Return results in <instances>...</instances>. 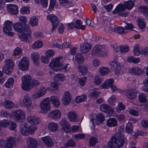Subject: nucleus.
Segmentation results:
<instances>
[{"instance_id": "f257e3e1", "label": "nucleus", "mask_w": 148, "mask_h": 148, "mask_svg": "<svg viewBox=\"0 0 148 148\" xmlns=\"http://www.w3.org/2000/svg\"><path fill=\"white\" fill-rule=\"evenodd\" d=\"M111 140L108 143L107 148H119L123 145L125 142L124 136L120 133L113 136Z\"/></svg>"}, {"instance_id": "f03ea898", "label": "nucleus", "mask_w": 148, "mask_h": 148, "mask_svg": "<svg viewBox=\"0 0 148 148\" xmlns=\"http://www.w3.org/2000/svg\"><path fill=\"white\" fill-rule=\"evenodd\" d=\"M62 56H60L51 60V62L49 64V66L51 69L55 71L60 70H66L67 64L64 65L62 63Z\"/></svg>"}, {"instance_id": "7ed1b4c3", "label": "nucleus", "mask_w": 148, "mask_h": 148, "mask_svg": "<svg viewBox=\"0 0 148 148\" xmlns=\"http://www.w3.org/2000/svg\"><path fill=\"white\" fill-rule=\"evenodd\" d=\"M5 64L4 65L3 70L6 74L10 75L13 71L14 62L12 60L7 59L5 61Z\"/></svg>"}, {"instance_id": "20e7f679", "label": "nucleus", "mask_w": 148, "mask_h": 148, "mask_svg": "<svg viewBox=\"0 0 148 148\" xmlns=\"http://www.w3.org/2000/svg\"><path fill=\"white\" fill-rule=\"evenodd\" d=\"M21 87L23 90L28 91L31 90V77L29 76H24L21 78Z\"/></svg>"}, {"instance_id": "39448f33", "label": "nucleus", "mask_w": 148, "mask_h": 148, "mask_svg": "<svg viewBox=\"0 0 148 148\" xmlns=\"http://www.w3.org/2000/svg\"><path fill=\"white\" fill-rule=\"evenodd\" d=\"M12 23L9 21H7L5 22L4 25L3 31L4 34L8 36L12 37L13 36L14 33L11 32L12 29Z\"/></svg>"}, {"instance_id": "423d86ee", "label": "nucleus", "mask_w": 148, "mask_h": 148, "mask_svg": "<svg viewBox=\"0 0 148 148\" xmlns=\"http://www.w3.org/2000/svg\"><path fill=\"white\" fill-rule=\"evenodd\" d=\"M29 60L28 58L24 57L20 61L18 64L19 69L24 71H26L29 68Z\"/></svg>"}, {"instance_id": "0eeeda50", "label": "nucleus", "mask_w": 148, "mask_h": 148, "mask_svg": "<svg viewBox=\"0 0 148 148\" xmlns=\"http://www.w3.org/2000/svg\"><path fill=\"white\" fill-rule=\"evenodd\" d=\"M41 110L42 113H45L50 109V102L49 98L44 99L40 104Z\"/></svg>"}, {"instance_id": "6e6552de", "label": "nucleus", "mask_w": 148, "mask_h": 148, "mask_svg": "<svg viewBox=\"0 0 148 148\" xmlns=\"http://www.w3.org/2000/svg\"><path fill=\"white\" fill-rule=\"evenodd\" d=\"M125 93L127 98L130 100H133L136 98L138 91L135 89L132 88L126 90Z\"/></svg>"}, {"instance_id": "1a4fd4ad", "label": "nucleus", "mask_w": 148, "mask_h": 148, "mask_svg": "<svg viewBox=\"0 0 148 148\" xmlns=\"http://www.w3.org/2000/svg\"><path fill=\"white\" fill-rule=\"evenodd\" d=\"M125 9L126 8L124 4L123 5L119 4L117 5L115 10L112 12V13L114 14H118L119 15L123 17H126L128 15L127 13H121V12L124 11Z\"/></svg>"}, {"instance_id": "9d476101", "label": "nucleus", "mask_w": 148, "mask_h": 148, "mask_svg": "<svg viewBox=\"0 0 148 148\" xmlns=\"http://www.w3.org/2000/svg\"><path fill=\"white\" fill-rule=\"evenodd\" d=\"M61 117V113L59 110L50 111L48 114V117L51 119L56 120L60 119Z\"/></svg>"}, {"instance_id": "9b49d317", "label": "nucleus", "mask_w": 148, "mask_h": 148, "mask_svg": "<svg viewBox=\"0 0 148 148\" xmlns=\"http://www.w3.org/2000/svg\"><path fill=\"white\" fill-rule=\"evenodd\" d=\"M92 45L86 42L82 43L80 45V49L81 53L85 54L88 52L91 49Z\"/></svg>"}, {"instance_id": "f8f14e48", "label": "nucleus", "mask_w": 148, "mask_h": 148, "mask_svg": "<svg viewBox=\"0 0 148 148\" xmlns=\"http://www.w3.org/2000/svg\"><path fill=\"white\" fill-rule=\"evenodd\" d=\"M96 117L97 120L93 119H91V121L92 122V124L94 126L97 125L102 123L105 119L104 116L102 113L97 114Z\"/></svg>"}, {"instance_id": "ddd939ff", "label": "nucleus", "mask_w": 148, "mask_h": 148, "mask_svg": "<svg viewBox=\"0 0 148 148\" xmlns=\"http://www.w3.org/2000/svg\"><path fill=\"white\" fill-rule=\"evenodd\" d=\"M109 64L110 66V68L113 71H115L116 73H119L121 69V66L116 61L110 62Z\"/></svg>"}, {"instance_id": "4468645a", "label": "nucleus", "mask_w": 148, "mask_h": 148, "mask_svg": "<svg viewBox=\"0 0 148 148\" xmlns=\"http://www.w3.org/2000/svg\"><path fill=\"white\" fill-rule=\"evenodd\" d=\"M25 112L22 110H16L14 112V119L17 121L21 118L25 119Z\"/></svg>"}, {"instance_id": "2eb2a0df", "label": "nucleus", "mask_w": 148, "mask_h": 148, "mask_svg": "<svg viewBox=\"0 0 148 148\" xmlns=\"http://www.w3.org/2000/svg\"><path fill=\"white\" fill-rule=\"evenodd\" d=\"M104 45H97L94 47L92 51L91 54L93 55L98 56L102 52V50L105 49Z\"/></svg>"}, {"instance_id": "dca6fc26", "label": "nucleus", "mask_w": 148, "mask_h": 148, "mask_svg": "<svg viewBox=\"0 0 148 148\" xmlns=\"http://www.w3.org/2000/svg\"><path fill=\"white\" fill-rule=\"evenodd\" d=\"M67 117L71 122H77L79 119V118L77 117L76 112L73 110H71L68 112Z\"/></svg>"}, {"instance_id": "f3484780", "label": "nucleus", "mask_w": 148, "mask_h": 148, "mask_svg": "<svg viewBox=\"0 0 148 148\" xmlns=\"http://www.w3.org/2000/svg\"><path fill=\"white\" fill-rule=\"evenodd\" d=\"M7 9L8 12L11 14L15 15L18 12V7L16 5L9 4L7 5Z\"/></svg>"}, {"instance_id": "a211bd4d", "label": "nucleus", "mask_w": 148, "mask_h": 148, "mask_svg": "<svg viewBox=\"0 0 148 148\" xmlns=\"http://www.w3.org/2000/svg\"><path fill=\"white\" fill-rule=\"evenodd\" d=\"M6 142L4 148H12L15 145L16 142L14 137H8L6 138Z\"/></svg>"}, {"instance_id": "6ab92c4d", "label": "nucleus", "mask_w": 148, "mask_h": 148, "mask_svg": "<svg viewBox=\"0 0 148 148\" xmlns=\"http://www.w3.org/2000/svg\"><path fill=\"white\" fill-rule=\"evenodd\" d=\"M61 126H62V129L66 132H68L70 131V127L68 122L65 118L63 119L60 122Z\"/></svg>"}, {"instance_id": "aec40b11", "label": "nucleus", "mask_w": 148, "mask_h": 148, "mask_svg": "<svg viewBox=\"0 0 148 148\" xmlns=\"http://www.w3.org/2000/svg\"><path fill=\"white\" fill-rule=\"evenodd\" d=\"M21 21L23 23V28H22V33L30 34L31 32L30 30L29 26L28 25V22L26 19H20Z\"/></svg>"}, {"instance_id": "412c9836", "label": "nucleus", "mask_w": 148, "mask_h": 148, "mask_svg": "<svg viewBox=\"0 0 148 148\" xmlns=\"http://www.w3.org/2000/svg\"><path fill=\"white\" fill-rule=\"evenodd\" d=\"M71 94L69 91L65 92L63 97V102L64 105H69L71 101Z\"/></svg>"}, {"instance_id": "4be33fe9", "label": "nucleus", "mask_w": 148, "mask_h": 148, "mask_svg": "<svg viewBox=\"0 0 148 148\" xmlns=\"http://www.w3.org/2000/svg\"><path fill=\"white\" fill-rule=\"evenodd\" d=\"M31 57L34 64L36 66H38L39 64L40 56L36 53L34 52L31 53Z\"/></svg>"}, {"instance_id": "5701e85b", "label": "nucleus", "mask_w": 148, "mask_h": 148, "mask_svg": "<svg viewBox=\"0 0 148 148\" xmlns=\"http://www.w3.org/2000/svg\"><path fill=\"white\" fill-rule=\"evenodd\" d=\"M27 143L28 147L29 148H36L37 145V141L31 137L27 139Z\"/></svg>"}, {"instance_id": "b1692460", "label": "nucleus", "mask_w": 148, "mask_h": 148, "mask_svg": "<svg viewBox=\"0 0 148 148\" xmlns=\"http://www.w3.org/2000/svg\"><path fill=\"white\" fill-rule=\"evenodd\" d=\"M129 72L131 74L135 75H139L142 73V69L138 67L132 68L129 70Z\"/></svg>"}, {"instance_id": "393cba45", "label": "nucleus", "mask_w": 148, "mask_h": 148, "mask_svg": "<svg viewBox=\"0 0 148 148\" xmlns=\"http://www.w3.org/2000/svg\"><path fill=\"white\" fill-rule=\"evenodd\" d=\"M42 140L46 146L49 147L53 145V142L50 137L46 136L42 138Z\"/></svg>"}, {"instance_id": "a878e982", "label": "nucleus", "mask_w": 148, "mask_h": 148, "mask_svg": "<svg viewBox=\"0 0 148 148\" xmlns=\"http://www.w3.org/2000/svg\"><path fill=\"white\" fill-rule=\"evenodd\" d=\"M21 34L19 36L20 39L22 41L30 43L32 41V38L30 34Z\"/></svg>"}, {"instance_id": "bb28decb", "label": "nucleus", "mask_w": 148, "mask_h": 148, "mask_svg": "<svg viewBox=\"0 0 148 148\" xmlns=\"http://www.w3.org/2000/svg\"><path fill=\"white\" fill-rule=\"evenodd\" d=\"M21 129L20 132L24 135L27 136L28 134V132L27 129V124L22 122L20 125Z\"/></svg>"}, {"instance_id": "cd10ccee", "label": "nucleus", "mask_w": 148, "mask_h": 148, "mask_svg": "<svg viewBox=\"0 0 148 148\" xmlns=\"http://www.w3.org/2000/svg\"><path fill=\"white\" fill-rule=\"evenodd\" d=\"M23 103L24 105L27 107L32 106V102L29 95H27L24 96L23 99Z\"/></svg>"}, {"instance_id": "c85d7f7f", "label": "nucleus", "mask_w": 148, "mask_h": 148, "mask_svg": "<svg viewBox=\"0 0 148 148\" xmlns=\"http://www.w3.org/2000/svg\"><path fill=\"white\" fill-rule=\"evenodd\" d=\"M51 22L52 27L51 30V32L54 31L57 28L59 24L60 21L59 19H49Z\"/></svg>"}, {"instance_id": "c756f323", "label": "nucleus", "mask_w": 148, "mask_h": 148, "mask_svg": "<svg viewBox=\"0 0 148 148\" xmlns=\"http://www.w3.org/2000/svg\"><path fill=\"white\" fill-rule=\"evenodd\" d=\"M49 10L50 11L54 10V8L58 9L59 8L58 4L57 3L56 0H50Z\"/></svg>"}, {"instance_id": "7c9ffc66", "label": "nucleus", "mask_w": 148, "mask_h": 148, "mask_svg": "<svg viewBox=\"0 0 148 148\" xmlns=\"http://www.w3.org/2000/svg\"><path fill=\"white\" fill-rule=\"evenodd\" d=\"M27 121L33 124H37L39 123L40 120L36 117L33 116H30L27 118Z\"/></svg>"}, {"instance_id": "2f4dec72", "label": "nucleus", "mask_w": 148, "mask_h": 148, "mask_svg": "<svg viewBox=\"0 0 148 148\" xmlns=\"http://www.w3.org/2000/svg\"><path fill=\"white\" fill-rule=\"evenodd\" d=\"M74 23L75 29H80L82 30H84L85 29L86 27V26L82 25V22L80 20H77Z\"/></svg>"}, {"instance_id": "473e14b6", "label": "nucleus", "mask_w": 148, "mask_h": 148, "mask_svg": "<svg viewBox=\"0 0 148 148\" xmlns=\"http://www.w3.org/2000/svg\"><path fill=\"white\" fill-rule=\"evenodd\" d=\"M100 109L101 111L105 113H108L110 111L112 112V111L111 107L107 104H103L101 105Z\"/></svg>"}, {"instance_id": "72a5a7b5", "label": "nucleus", "mask_w": 148, "mask_h": 148, "mask_svg": "<svg viewBox=\"0 0 148 148\" xmlns=\"http://www.w3.org/2000/svg\"><path fill=\"white\" fill-rule=\"evenodd\" d=\"M50 100L55 107L57 108L60 105V102L57 96H52L50 98Z\"/></svg>"}, {"instance_id": "f704fd0d", "label": "nucleus", "mask_w": 148, "mask_h": 148, "mask_svg": "<svg viewBox=\"0 0 148 148\" xmlns=\"http://www.w3.org/2000/svg\"><path fill=\"white\" fill-rule=\"evenodd\" d=\"M75 60L78 64H81L84 62V58L81 54L78 53L75 56Z\"/></svg>"}, {"instance_id": "c9c22d12", "label": "nucleus", "mask_w": 148, "mask_h": 148, "mask_svg": "<svg viewBox=\"0 0 148 148\" xmlns=\"http://www.w3.org/2000/svg\"><path fill=\"white\" fill-rule=\"evenodd\" d=\"M117 122L114 118H111L108 119L107 121V125L109 127H113L117 125Z\"/></svg>"}, {"instance_id": "e433bc0d", "label": "nucleus", "mask_w": 148, "mask_h": 148, "mask_svg": "<svg viewBox=\"0 0 148 148\" xmlns=\"http://www.w3.org/2000/svg\"><path fill=\"white\" fill-rule=\"evenodd\" d=\"M138 11L143 13V14L147 17H148V8L145 6H141L138 8Z\"/></svg>"}, {"instance_id": "4c0bfd02", "label": "nucleus", "mask_w": 148, "mask_h": 148, "mask_svg": "<svg viewBox=\"0 0 148 148\" xmlns=\"http://www.w3.org/2000/svg\"><path fill=\"white\" fill-rule=\"evenodd\" d=\"M138 11L143 13V14L147 17H148V8L145 6H141L138 8Z\"/></svg>"}, {"instance_id": "58836bf2", "label": "nucleus", "mask_w": 148, "mask_h": 148, "mask_svg": "<svg viewBox=\"0 0 148 148\" xmlns=\"http://www.w3.org/2000/svg\"><path fill=\"white\" fill-rule=\"evenodd\" d=\"M12 26L14 27L15 30L19 33H22V28H23V23H16L13 25Z\"/></svg>"}, {"instance_id": "ea45409f", "label": "nucleus", "mask_w": 148, "mask_h": 148, "mask_svg": "<svg viewBox=\"0 0 148 148\" xmlns=\"http://www.w3.org/2000/svg\"><path fill=\"white\" fill-rule=\"evenodd\" d=\"M113 79L112 78L110 79L108 81L106 80L102 85L103 88H108V87H110L111 85L113 84Z\"/></svg>"}, {"instance_id": "a19ab883", "label": "nucleus", "mask_w": 148, "mask_h": 148, "mask_svg": "<svg viewBox=\"0 0 148 148\" xmlns=\"http://www.w3.org/2000/svg\"><path fill=\"white\" fill-rule=\"evenodd\" d=\"M113 79L112 78L110 79L108 81L106 80L102 85L103 88H108V87H110L111 85L113 84Z\"/></svg>"}, {"instance_id": "79ce46f5", "label": "nucleus", "mask_w": 148, "mask_h": 148, "mask_svg": "<svg viewBox=\"0 0 148 148\" xmlns=\"http://www.w3.org/2000/svg\"><path fill=\"white\" fill-rule=\"evenodd\" d=\"M58 125L54 122L50 123L48 125V128L51 131H55L57 130Z\"/></svg>"}, {"instance_id": "37998d69", "label": "nucleus", "mask_w": 148, "mask_h": 148, "mask_svg": "<svg viewBox=\"0 0 148 148\" xmlns=\"http://www.w3.org/2000/svg\"><path fill=\"white\" fill-rule=\"evenodd\" d=\"M78 69L79 72L83 75H85L88 71V68L86 66H78Z\"/></svg>"}, {"instance_id": "c03bdc74", "label": "nucleus", "mask_w": 148, "mask_h": 148, "mask_svg": "<svg viewBox=\"0 0 148 148\" xmlns=\"http://www.w3.org/2000/svg\"><path fill=\"white\" fill-rule=\"evenodd\" d=\"M3 104L7 109L11 108L14 106V103L12 101L9 100H5Z\"/></svg>"}, {"instance_id": "a18cd8bd", "label": "nucleus", "mask_w": 148, "mask_h": 148, "mask_svg": "<svg viewBox=\"0 0 148 148\" xmlns=\"http://www.w3.org/2000/svg\"><path fill=\"white\" fill-rule=\"evenodd\" d=\"M140 45L138 44H136L134 46V53L135 56H138L141 54V51L139 50Z\"/></svg>"}, {"instance_id": "49530a36", "label": "nucleus", "mask_w": 148, "mask_h": 148, "mask_svg": "<svg viewBox=\"0 0 148 148\" xmlns=\"http://www.w3.org/2000/svg\"><path fill=\"white\" fill-rule=\"evenodd\" d=\"M124 5L126 9L130 10L134 6V3L132 1H129L124 3Z\"/></svg>"}, {"instance_id": "de8ad7c7", "label": "nucleus", "mask_w": 148, "mask_h": 148, "mask_svg": "<svg viewBox=\"0 0 148 148\" xmlns=\"http://www.w3.org/2000/svg\"><path fill=\"white\" fill-rule=\"evenodd\" d=\"M64 145L66 147H74L75 145V143L72 139L71 138L64 143Z\"/></svg>"}, {"instance_id": "09e8293b", "label": "nucleus", "mask_w": 148, "mask_h": 148, "mask_svg": "<svg viewBox=\"0 0 148 148\" xmlns=\"http://www.w3.org/2000/svg\"><path fill=\"white\" fill-rule=\"evenodd\" d=\"M116 33L120 34H125L127 32L126 31L125 27L122 26H117L116 27Z\"/></svg>"}, {"instance_id": "8fccbe9b", "label": "nucleus", "mask_w": 148, "mask_h": 148, "mask_svg": "<svg viewBox=\"0 0 148 148\" xmlns=\"http://www.w3.org/2000/svg\"><path fill=\"white\" fill-rule=\"evenodd\" d=\"M35 2L36 4H40L44 7H47L48 4V0H35Z\"/></svg>"}, {"instance_id": "3c124183", "label": "nucleus", "mask_w": 148, "mask_h": 148, "mask_svg": "<svg viewBox=\"0 0 148 148\" xmlns=\"http://www.w3.org/2000/svg\"><path fill=\"white\" fill-rule=\"evenodd\" d=\"M87 98V97L86 95L83 94V95L77 97L75 100L76 102L78 103L83 102L85 101Z\"/></svg>"}, {"instance_id": "603ef678", "label": "nucleus", "mask_w": 148, "mask_h": 148, "mask_svg": "<svg viewBox=\"0 0 148 148\" xmlns=\"http://www.w3.org/2000/svg\"><path fill=\"white\" fill-rule=\"evenodd\" d=\"M138 25L140 29H144L146 26L145 23L142 19H138L137 20Z\"/></svg>"}, {"instance_id": "864d4df0", "label": "nucleus", "mask_w": 148, "mask_h": 148, "mask_svg": "<svg viewBox=\"0 0 148 148\" xmlns=\"http://www.w3.org/2000/svg\"><path fill=\"white\" fill-rule=\"evenodd\" d=\"M110 71V69L106 67H102L99 70L100 74L102 75H107Z\"/></svg>"}, {"instance_id": "5fc2aeb1", "label": "nucleus", "mask_w": 148, "mask_h": 148, "mask_svg": "<svg viewBox=\"0 0 148 148\" xmlns=\"http://www.w3.org/2000/svg\"><path fill=\"white\" fill-rule=\"evenodd\" d=\"M14 78L12 77H10L8 79L7 82L5 84V85L7 88H9L10 86L14 84Z\"/></svg>"}, {"instance_id": "6e6d98bb", "label": "nucleus", "mask_w": 148, "mask_h": 148, "mask_svg": "<svg viewBox=\"0 0 148 148\" xmlns=\"http://www.w3.org/2000/svg\"><path fill=\"white\" fill-rule=\"evenodd\" d=\"M139 99L141 103H145L147 101V97L145 94L140 93L138 96Z\"/></svg>"}, {"instance_id": "4d7b16f0", "label": "nucleus", "mask_w": 148, "mask_h": 148, "mask_svg": "<svg viewBox=\"0 0 148 148\" xmlns=\"http://www.w3.org/2000/svg\"><path fill=\"white\" fill-rule=\"evenodd\" d=\"M42 45V43L40 41H37L32 45V47L34 49H38L41 47Z\"/></svg>"}, {"instance_id": "13d9d810", "label": "nucleus", "mask_w": 148, "mask_h": 148, "mask_svg": "<svg viewBox=\"0 0 148 148\" xmlns=\"http://www.w3.org/2000/svg\"><path fill=\"white\" fill-rule=\"evenodd\" d=\"M128 62L130 63L132 62L134 63H137L140 61V59L138 58H134L132 56L129 57L127 59Z\"/></svg>"}, {"instance_id": "bf43d9fd", "label": "nucleus", "mask_w": 148, "mask_h": 148, "mask_svg": "<svg viewBox=\"0 0 148 148\" xmlns=\"http://www.w3.org/2000/svg\"><path fill=\"white\" fill-rule=\"evenodd\" d=\"M21 13L23 14L28 13L29 12V8L28 6H23L20 10Z\"/></svg>"}, {"instance_id": "052dcab7", "label": "nucleus", "mask_w": 148, "mask_h": 148, "mask_svg": "<svg viewBox=\"0 0 148 148\" xmlns=\"http://www.w3.org/2000/svg\"><path fill=\"white\" fill-rule=\"evenodd\" d=\"M64 75L58 74H56L54 77V79L56 82L60 81H63L64 79Z\"/></svg>"}, {"instance_id": "680f3d73", "label": "nucleus", "mask_w": 148, "mask_h": 148, "mask_svg": "<svg viewBox=\"0 0 148 148\" xmlns=\"http://www.w3.org/2000/svg\"><path fill=\"white\" fill-rule=\"evenodd\" d=\"M125 130L126 132L128 134L132 133L133 132L132 125L131 123H127Z\"/></svg>"}, {"instance_id": "e2e57ef3", "label": "nucleus", "mask_w": 148, "mask_h": 148, "mask_svg": "<svg viewBox=\"0 0 148 148\" xmlns=\"http://www.w3.org/2000/svg\"><path fill=\"white\" fill-rule=\"evenodd\" d=\"M0 123L2 127H6L9 125L10 124V121L8 120H3L2 121H0Z\"/></svg>"}, {"instance_id": "0e129e2a", "label": "nucleus", "mask_w": 148, "mask_h": 148, "mask_svg": "<svg viewBox=\"0 0 148 148\" xmlns=\"http://www.w3.org/2000/svg\"><path fill=\"white\" fill-rule=\"evenodd\" d=\"M37 129V127L35 125H33L29 126L27 129L28 134L29 133L32 134Z\"/></svg>"}, {"instance_id": "69168bd1", "label": "nucleus", "mask_w": 148, "mask_h": 148, "mask_svg": "<svg viewBox=\"0 0 148 148\" xmlns=\"http://www.w3.org/2000/svg\"><path fill=\"white\" fill-rule=\"evenodd\" d=\"M123 22L126 24V25L125 26L126 31L127 30H132L133 29L134 27L132 23H128L125 21H123Z\"/></svg>"}, {"instance_id": "338daca9", "label": "nucleus", "mask_w": 148, "mask_h": 148, "mask_svg": "<svg viewBox=\"0 0 148 148\" xmlns=\"http://www.w3.org/2000/svg\"><path fill=\"white\" fill-rule=\"evenodd\" d=\"M125 106L122 102H120L118 103V107L116 108L117 112H120L121 110H123L125 109Z\"/></svg>"}, {"instance_id": "774afa93", "label": "nucleus", "mask_w": 148, "mask_h": 148, "mask_svg": "<svg viewBox=\"0 0 148 148\" xmlns=\"http://www.w3.org/2000/svg\"><path fill=\"white\" fill-rule=\"evenodd\" d=\"M97 141L96 138L92 137L89 139V144L91 146H93L97 143Z\"/></svg>"}]
</instances>
